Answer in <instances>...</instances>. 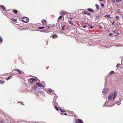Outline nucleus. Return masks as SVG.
Wrapping results in <instances>:
<instances>
[{
  "mask_svg": "<svg viewBox=\"0 0 123 123\" xmlns=\"http://www.w3.org/2000/svg\"><path fill=\"white\" fill-rule=\"evenodd\" d=\"M22 20L24 22L26 23L28 22L29 19L27 17H25L22 18Z\"/></svg>",
  "mask_w": 123,
  "mask_h": 123,
  "instance_id": "f257e3e1",
  "label": "nucleus"
},
{
  "mask_svg": "<svg viewBox=\"0 0 123 123\" xmlns=\"http://www.w3.org/2000/svg\"><path fill=\"white\" fill-rule=\"evenodd\" d=\"M117 92L116 90H114V91L113 95V101L117 95Z\"/></svg>",
  "mask_w": 123,
  "mask_h": 123,
  "instance_id": "f03ea898",
  "label": "nucleus"
},
{
  "mask_svg": "<svg viewBox=\"0 0 123 123\" xmlns=\"http://www.w3.org/2000/svg\"><path fill=\"white\" fill-rule=\"evenodd\" d=\"M29 82H30V83H32V82H34V81H37V80L36 79L33 78H31L29 80Z\"/></svg>",
  "mask_w": 123,
  "mask_h": 123,
  "instance_id": "7ed1b4c3",
  "label": "nucleus"
},
{
  "mask_svg": "<svg viewBox=\"0 0 123 123\" xmlns=\"http://www.w3.org/2000/svg\"><path fill=\"white\" fill-rule=\"evenodd\" d=\"M36 84L37 86H38L39 87H43V86L41 83L39 82L36 83Z\"/></svg>",
  "mask_w": 123,
  "mask_h": 123,
  "instance_id": "20e7f679",
  "label": "nucleus"
},
{
  "mask_svg": "<svg viewBox=\"0 0 123 123\" xmlns=\"http://www.w3.org/2000/svg\"><path fill=\"white\" fill-rule=\"evenodd\" d=\"M108 88H104L103 90L102 93L103 95H105V94L107 93L108 91Z\"/></svg>",
  "mask_w": 123,
  "mask_h": 123,
  "instance_id": "39448f33",
  "label": "nucleus"
},
{
  "mask_svg": "<svg viewBox=\"0 0 123 123\" xmlns=\"http://www.w3.org/2000/svg\"><path fill=\"white\" fill-rule=\"evenodd\" d=\"M57 98V96L56 94L55 95V96H54V97L53 98V101L52 102L53 103H54V102L55 103H57V102H55V100Z\"/></svg>",
  "mask_w": 123,
  "mask_h": 123,
  "instance_id": "423d86ee",
  "label": "nucleus"
},
{
  "mask_svg": "<svg viewBox=\"0 0 123 123\" xmlns=\"http://www.w3.org/2000/svg\"><path fill=\"white\" fill-rule=\"evenodd\" d=\"M76 123H84L82 120L80 119H77L76 121Z\"/></svg>",
  "mask_w": 123,
  "mask_h": 123,
  "instance_id": "0eeeda50",
  "label": "nucleus"
},
{
  "mask_svg": "<svg viewBox=\"0 0 123 123\" xmlns=\"http://www.w3.org/2000/svg\"><path fill=\"white\" fill-rule=\"evenodd\" d=\"M113 33L116 36H117L118 35V32L117 31H113Z\"/></svg>",
  "mask_w": 123,
  "mask_h": 123,
  "instance_id": "6e6552de",
  "label": "nucleus"
},
{
  "mask_svg": "<svg viewBox=\"0 0 123 123\" xmlns=\"http://www.w3.org/2000/svg\"><path fill=\"white\" fill-rule=\"evenodd\" d=\"M84 13L85 14H87L88 15H90L91 14L90 12H87L86 11H84Z\"/></svg>",
  "mask_w": 123,
  "mask_h": 123,
  "instance_id": "1a4fd4ad",
  "label": "nucleus"
},
{
  "mask_svg": "<svg viewBox=\"0 0 123 123\" xmlns=\"http://www.w3.org/2000/svg\"><path fill=\"white\" fill-rule=\"evenodd\" d=\"M46 21V20L45 19H43L42 20V22L44 24L46 25L47 23Z\"/></svg>",
  "mask_w": 123,
  "mask_h": 123,
  "instance_id": "9d476101",
  "label": "nucleus"
},
{
  "mask_svg": "<svg viewBox=\"0 0 123 123\" xmlns=\"http://www.w3.org/2000/svg\"><path fill=\"white\" fill-rule=\"evenodd\" d=\"M67 13V12H66L65 11H63L61 12H60V14H66Z\"/></svg>",
  "mask_w": 123,
  "mask_h": 123,
  "instance_id": "9b49d317",
  "label": "nucleus"
},
{
  "mask_svg": "<svg viewBox=\"0 0 123 123\" xmlns=\"http://www.w3.org/2000/svg\"><path fill=\"white\" fill-rule=\"evenodd\" d=\"M88 10L89 11L91 12L92 13H93L94 12L93 10L91 8H88Z\"/></svg>",
  "mask_w": 123,
  "mask_h": 123,
  "instance_id": "f8f14e48",
  "label": "nucleus"
},
{
  "mask_svg": "<svg viewBox=\"0 0 123 123\" xmlns=\"http://www.w3.org/2000/svg\"><path fill=\"white\" fill-rule=\"evenodd\" d=\"M0 7L2 8L5 11H6V8L3 5H0Z\"/></svg>",
  "mask_w": 123,
  "mask_h": 123,
  "instance_id": "ddd939ff",
  "label": "nucleus"
},
{
  "mask_svg": "<svg viewBox=\"0 0 123 123\" xmlns=\"http://www.w3.org/2000/svg\"><path fill=\"white\" fill-rule=\"evenodd\" d=\"M16 71H17L19 74H21L22 73V72L19 69H16Z\"/></svg>",
  "mask_w": 123,
  "mask_h": 123,
  "instance_id": "4468645a",
  "label": "nucleus"
},
{
  "mask_svg": "<svg viewBox=\"0 0 123 123\" xmlns=\"http://www.w3.org/2000/svg\"><path fill=\"white\" fill-rule=\"evenodd\" d=\"M5 83V82L2 80H0V84H3Z\"/></svg>",
  "mask_w": 123,
  "mask_h": 123,
  "instance_id": "2eb2a0df",
  "label": "nucleus"
},
{
  "mask_svg": "<svg viewBox=\"0 0 123 123\" xmlns=\"http://www.w3.org/2000/svg\"><path fill=\"white\" fill-rule=\"evenodd\" d=\"M33 89L34 90H37V86L35 85V86H33Z\"/></svg>",
  "mask_w": 123,
  "mask_h": 123,
  "instance_id": "dca6fc26",
  "label": "nucleus"
},
{
  "mask_svg": "<svg viewBox=\"0 0 123 123\" xmlns=\"http://www.w3.org/2000/svg\"><path fill=\"white\" fill-rule=\"evenodd\" d=\"M112 97L110 95L108 96V99H109L110 100H111Z\"/></svg>",
  "mask_w": 123,
  "mask_h": 123,
  "instance_id": "f3484780",
  "label": "nucleus"
},
{
  "mask_svg": "<svg viewBox=\"0 0 123 123\" xmlns=\"http://www.w3.org/2000/svg\"><path fill=\"white\" fill-rule=\"evenodd\" d=\"M95 6H96V8L98 10L99 9V6L98 5V4H96L95 5Z\"/></svg>",
  "mask_w": 123,
  "mask_h": 123,
  "instance_id": "a211bd4d",
  "label": "nucleus"
},
{
  "mask_svg": "<svg viewBox=\"0 0 123 123\" xmlns=\"http://www.w3.org/2000/svg\"><path fill=\"white\" fill-rule=\"evenodd\" d=\"M12 78V76H9V77L6 78V80H8L9 79Z\"/></svg>",
  "mask_w": 123,
  "mask_h": 123,
  "instance_id": "6ab92c4d",
  "label": "nucleus"
},
{
  "mask_svg": "<svg viewBox=\"0 0 123 123\" xmlns=\"http://www.w3.org/2000/svg\"><path fill=\"white\" fill-rule=\"evenodd\" d=\"M41 84L43 86V87H44L45 86V84L44 81H43Z\"/></svg>",
  "mask_w": 123,
  "mask_h": 123,
  "instance_id": "aec40b11",
  "label": "nucleus"
},
{
  "mask_svg": "<svg viewBox=\"0 0 123 123\" xmlns=\"http://www.w3.org/2000/svg\"><path fill=\"white\" fill-rule=\"evenodd\" d=\"M12 12H13L17 14V13L18 11L17 10H12Z\"/></svg>",
  "mask_w": 123,
  "mask_h": 123,
  "instance_id": "412c9836",
  "label": "nucleus"
},
{
  "mask_svg": "<svg viewBox=\"0 0 123 123\" xmlns=\"http://www.w3.org/2000/svg\"><path fill=\"white\" fill-rule=\"evenodd\" d=\"M58 37V36L56 34L52 36L53 38H56V37Z\"/></svg>",
  "mask_w": 123,
  "mask_h": 123,
  "instance_id": "4be33fe9",
  "label": "nucleus"
},
{
  "mask_svg": "<svg viewBox=\"0 0 123 123\" xmlns=\"http://www.w3.org/2000/svg\"><path fill=\"white\" fill-rule=\"evenodd\" d=\"M69 23L71 25H73V24L70 20H69L68 21Z\"/></svg>",
  "mask_w": 123,
  "mask_h": 123,
  "instance_id": "5701e85b",
  "label": "nucleus"
},
{
  "mask_svg": "<svg viewBox=\"0 0 123 123\" xmlns=\"http://www.w3.org/2000/svg\"><path fill=\"white\" fill-rule=\"evenodd\" d=\"M117 12H118L121 13V11L120 9H118L117 10Z\"/></svg>",
  "mask_w": 123,
  "mask_h": 123,
  "instance_id": "b1692460",
  "label": "nucleus"
},
{
  "mask_svg": "<svg viewBox=\"0 0 123 123\" xmlns=\"http://www.w3.org/2000/svg\"><path fill=\"white\" fill-rule=\"evenodd\" d=\"M114 73V72L113 71H111L110 73H109V74H113Z\"/></svg>",
  "mask_w": 123,
  "mask_h": 123,
  "instance_id": "393cba45",
  "label": "nucleus"
},
{
  "mask_svg": "<svg viewBox=\"0 0 123 123\" xmlns=\"http://www.w3.org/2000/svg\"><path fill=\"white\" fill-rule=\"evenodd\" d=\"M45 28V27H38V29H43Z\"/></svg>",
  "mask_w": 123,
  "mask_h": 123,
  "instance_id": "a878e982",
  "label": "nucleus"
},
{
  "mask_svg": "<svg viewBox=\"0 0 123 123\" xmlns=\"http://www.w3.org/2000/svg\"><path fill=\"white\" fill-rule=\"evenodd\" d=\"M65 25H62L61 26V27L62 28V30H63V31L64 30V28L65 27Z\"/></svg>",
  "mask_w": 123,
  "mask_h": 123,
  "instance_id": "bb28decb",
  "label": "nucleus"
},
{
  "mask_svg": "<svg viewBox=\"0 0 123 123\" xmlns=\"http://www.w3.org/2000/svg\"><path fill=\"white\" fill-rule=\"evenodd\" d=\"M28 122L29 123H36V122L33 121H28Z\"/></svg>",
  "mask_w": 123,
  "mask_h": 123,
  "instance_id": "cd10ccee",
  "label": "nucleus"
},
{
  "mask_svg": "<svg viewBox=\"0 0 123 123\" xmlns=\"http://www.w3.org/2000/svg\"><path fill=\"white\" fill-rule=\"evenodd\" d=\"M12 20L14 22H16L17 21L16 19L14 18H12Z\"/></svg>",
  "mask_w": 123,
  "mask_h": 123,
  "instance_id": "c85d7f7f",
  "label": "nucleus"
},
{
  "mask_svg": "<svg viewBox=\"0 0 123 123\" xmlns=\"http://www.w3.org/2000/svg\"><path fill=\"white\" fill-rule=\"evenodd\" d=\"M52 91V89L51 88L48 89V91L50 93Z\"/></svg>",
  "mask_w": 123,
  "mask_h": 123,
  "instance_id": "c756f323",
  "label": "nucleus"
},
{
  "mask_svg": "<svg viewBox=\"0 0 123 123\" xmlns=\"http://www.w3.org/2000/svg\"><path fill=\"white\" fill-rule=\"evenodd\" d=\"M62 17V16L61 15L58 18V20H60L61 19Z\"/></svg>",
  "mask_w": 123,
  "mask_h": 123,
  "instance_id": "7c9ffc66",
  "label": "nucleus"
},
{
  "mask_svg": "<svg viewBox=\"0 0 123 123\" xmlns=\"http://www.w3.org/2000/svg\"><path fill=\"white\" fill-rule=\"evenodd\" d=\"M3 40L1 37H0V43H2V42Z\"/></svg>",
  "mask_w": 123,
  "mask_h": 123,
  "instance_id": "2f4dec72",
  "label": "nucleus"
},
{
  "mask_svg": "<svg viewBox=\"0 0 123 123\" xmlns=\"http://www.w3.org/2000/svg\"><path fill=\"white\" fill-rule=\"evenodd\" d=\"M60 111L62 112H65V110H63L62 109H60Z\"/></svg>",
  "mask_w": 123,
  "mask_h": 123,
  "instance_id": "473e14b6",
  "label": "nucleus"
},
{
  "mask_svg": "<svg viewBox=\"0 0 123 123\" xmlns=\"http://www.w3.org/2000/svg\"><path fill=\"white\" fill-rule=\"evenodd\" d=\"M54 107L55 108V109L57 111H58V109L57 107L55 105L54 106Z\"/></svg>",
  "mask_w": 123,
  "mask_h": 123,
  "instance_id": "72a5a7b5",
  "label": "nucleus"
},
{
  "mask_svg": "<svg viewBox=\"0 0 123 123\" xmlns=\"http://www.w3.org/2000/svg\"><path fill=\"white\" fill-rule=\"evenodd\" d=\"M54 90H52V94L53 95H55L56 94L54 92Z\"/></svg>",
  "mask_w": 123,
  "mask_h": 123,
  "instance_id": "f704fd0d",
  "label": "nucleus"
},
{
  "mask_svg": "<svg viewBox=\"0 0 123 123\" xmlns=\"http://www.w3.org/2000/svg\"><path fill=\"white\" fill-rule=\"evenodd\" d=\"M105 17H108V18H111V17L110 16V15H106L105 16Z\"/></svg>",
  "mask_w": 123,
  "mask_h": 123,
  "instance_id": "c9c22d12",
  "label": "nucleus"
},
{
  "mask_svg": "<svg viewBox=\"0 0 123 123\" xmlns=\"http://www.w3.org/2000/svg\"><path fill=\"white\" fill-rule=\"evenodd\" d=\"M120 65V64L118 63L116 65V67L117 68H118L119 67Z\"/></svg>",
  "mask_w": 123,
  "mask_h": 123,
  "instance_id": "e433bc0d",
  "label": "nucleus"
},
{
  "mask_svg": "<svg viewBox=\"0 0 123 123\" xmlns=\"http://www.w3.org/2000/svg\"><path fill=\"white\" fill-rule=\"evenodd\" d=\"M36 96H37V98H38L39 97V95L37 93H36Z\"/></svg>",
  "mask_w": 123,
  "mask_h": 123,
  "instance_id": "4c0bfd02",
  "label": "nucleus"
},
{
  "mask_svg": "<svg viewBox=\"0 0 123 123\" xmlns=\"http://www.w3.org/2000/svg\"><path fill=\"white\" fill-rule=\"evenodd\" d=\"M100 6L102 7H104V4H101V5H100Z\"/></svg>",
  "mask_w": 123,
  "mask_h": 123,
  "instance_id": "58836bf2",
  "label": "nucleus"
},
{
  "mask_svg": "<svg viewBox=\"0 0 123 123\" xmlns=\"http://www.w3.org/2000/svg\"><path fill=\"white\" fill-rule=\"evenodd\" d=\"M119 16H116V18L118 20L119 19Z\"/></svg>",
  "mask_w": 123,
  "mask_h": 123,
  "instance_id": "ea45409f",
  "label": "nucleus"
},
{
  "mask_svg": "<svg viewBox=\"0 0 123 123\" xmlns=\"http://www.w3.org/2000/svg\"><path fill=\"white\" fill-rule=\"evenodd\" d=\"M93 26H90L89 27V28L91 29H93Z\"/></svg>",
  "mask_w": 123,
  "mask_h": 123,
  "instance_id": "a19ab883",
  "label": "nucleus"
},
{
  "mask_svg": "<svg viewBox=\"0 0 123 123\" xmlns=\"http://www.w3.org/2000/svg\"><path fill=\"white\" fill-rule=\"evenodd\" d=\"M46 27L47 29H49L50 27V26H47Z\"/></svg>",
  "mask_w": 123,
  "mask_h": 123,
  "instance_id": "79ce46f5",
  "label": "nucleus"
},
{
  "mask_svg": "<svg viewBox=\"0 0 123 123\" xmlns=\"http://www.w3.org/2000/svg\"><path fill=\"white\" fill-rule=\"evenodd\" d=\"M85 25H89V24L88 23H86L85 24Z\"/></svg>",
  "mask_w": 123,
  "mask_h": 123,
  "instance_id": "37998d69",
  "label": "nucleus"
},
{
  "mask_svg": "<svg viewBox=\"0 0 123 123\" xmlns=\"http://www.w3.org/2000/svg\"><path fill=\"white\" fill-rule=\"evenodd\" d=\"M109 35L110 36H112L113 35V34L112 33H110L109 34Z\"/></svg>",
  "mask_w": 123,
  "mask_h": 123,
  "instance_id": "c03bdc74",
  "label": "nucleus"
},
{
  "mask_svg": "<svg viewBox=\"0 0 123 123\" xmlns=\"http://www.w3.org/2000/svg\"><path fill=\"white\" fill-rule=\"evenodd\" d=\"M99 28L101 29H103V28L101 26L99 27Z\"/></svg>",
  "mask_w": 123,
  "mask_h": 123,
  "instance_id": "a18cd8bd",
  "label": "nucleus"
},
{
  "mask_svg": "<svg viewBox=\"0 0 123 123\" xmlns=\"http://www.w3.org/2000/svg\"><path fill=\"white\" fill-rule=\"evenodd\" d=\"M117 2H118L119 1H121V0H116Z\"/></svg>",
  "mask_w": 123,
  "mask_h": 123,
  "instance_id": "49530a36",
  "label": "nucleus"
},
{
  "mask_svg": "<svg viewBox=\"0 0 123 123\" xmlns=\"http://www.w3.org/2000/svg\"><path fill=\"white\" fill-rule=\"evenodd\" d=\"M107 83L108 82H107V81H106L105 83V85H106L107 84Z\"/></svg>",
  "mask_w": 123,
  "mask_h": 123,
  "instance_id": "de8ad7c7",
  "label": "nucleus"
},
{
  "mask_svg": "<svg viewBox=\"0 0 123 123\" xmlns=\"http://www.w3.org/2000/svg\"><path fill=\"white\" fill-rule=\"evenodd\" d=\"M112 1L113 2H115V0H112Z\"/></svg>",
  "mask_w": 123,
  "mask_h": 123,
  "instance_id": "09e8293b",
  "label": "nucleus"
},
{
  "mask_svg": "<svg viewBox=\"0 0 123 123\" xmlns=\"http://www.w3.org/2000/svg\"><path fill=\"white\" fill-rule=\"evenodd\" d=\"M58 110H60V109H61V107H58Z\"/></svg>",
  "mask_w": 123,
  "mask_h": 123,
  "instance_id": "8fccbe9b",
  "label": "nucleus"
},
{
  "mask_svg": "<svg viewBox=\"0 0 123 123\" xmlns=\"http://www.w3.org/2000/svg\"><path fill=\"white\" fill-rule=\"evenodd\" d=\"M114 23H115V22H113L112 23V25H113L114 24Z\"/></svg>",
  "mask_w": 123,
  "mask_h": 123,
  "instance_id": "3c124183",
  "label": "nucleus"
},
{
  "mask_svg": "<svg viewBox=\"0 0 123 123\" xmlns=\"http://www.w3.org/2000/svg\"><path fill=\"white\" fill-rule=\"evenodd\" d=\"M64 115H68V114L66 113H65L64 114Z\"/></svg>",
  "mask_w": 123,
  "mask_h": 123,
  "instance_id": "603ef678",
  "label": "nucleus"
},
{
  "mask_svg": "<svg viewBox=\"0 0 123 123\" xmlns=\"http://www.w3.org/2000/svg\"><path fill=\"white\" fill-rule=\"evenodd\" d=\"M120 104V103H118L117 104V105H119Z\"/></svg>",
  "mask_w": 123,
  "mask_h": 123,
  "instance_id": "864d4df0",
  "label": "nucleus"
},
{
  "mask_svg": "<svg viewBox=\"0 0 123 123\" xmlns=\"http://www.w3.org/2000/svg\"><path fill=\"white\" fill-rule=\"evenodd\" d=\"M83 27L84 28H86V26H83Z\"/></svg>",
  "mask_w": 123,
  "mask_h": 123,
  "instance_id": "5fc2aeb1",
  "label": "nucleus"
},
{
  "mask_svg": "<svg viewBox=\"0 0 123 123\" xmlns=\"http://www.w3.org/2000/svg\"><path fill=\"white\" fill-rule=\"evenodd\" d=\"M39 92L41 93H42V92H43V91H39Z\"/></svg>",
  "mask_w": 123,
  "mask_h": 123,
  "instance_id": "6e6d98bb",
  "label": "nucleus"
},
{
  "mask_svg": "<svg viewBox=\"0 0 123 123\" xmlns=\"http://www.w3.org/2000/svg\"><path fill=\"white\" fill-rule=\"evenodd\" d=\"M11 117H10V116H9V117H8V118H9V119H11Z\"/></svg>",
  "mask_w": 123,
  "mask_h": 123,
  "instance_id": "4d7b16f0",
  "label": "nucleus"
},
{
  "mask_svg": "<svg viewBox=\"0 0 123 123\" xmlns=\"http://www.w3.org/2000/svg\"><path fill=\"white\" fill-rule=\"evenodd\" d=\"M98 17H99L98 16H96V17L97 18H98Z\"/></svg>",
  "mask_w": 123,
  "mask_h": 123,
  "instance_id": "13d9d810",
  "label": "nucleus"
},
{
  "mask_svg": "<svg viewBox=\"0 0 123 123\" xmlns=\"http://www.w3.org/2000/svg\"><path fill=\"white\" fill-rule=\"evenodd\" d=\"M123 61V60L122 59V60H121V62L122 63Z\"/></svg>",
  "mask_w": 123,
  "mask_h": 123,
  "instance_id": "bf43d9fd",
  "label": "nucleus"
},
{
  "mask_svg": "<svg viewBox=\"0 0 123 123\" xmlns=\"http://www.w3.org/2000/svg\"><path fill=\"white\" fill-rule=\"evenodd\" d=\"M105 106L103 105V107H105Z\"/></svg>",
  "mask_w": 123,
  "mask_h": 123,
  "instance_id": "052dcab7",
  "label": "nucleus"
},
{
  "mask_svg": "<svg viewBox=\"0 0 123 123\" xmlns=\"http://www.w3.org/2000/svg\"><path fill=\"white\" fill-rule=\"evenodd\" d=\"M51 36H50V37H51Z\"/></svg>",
  "mask_w": 123,
  "mask_h": 123,
  "instance_id": "680f3d73",
  "label": "nucleus"
}]
</instances>
